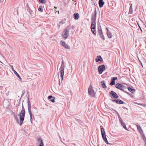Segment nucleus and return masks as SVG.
<instances>
[{"instance_id": "cd10ccee", "label": "nucleus", "mask_w": 146, "mask_h": 146, "mask_svg": "<svg viewBox=\"0 0 146 146\" xmlns=\"http://www.w3.org/2000/svg\"><path fill=\"white\" fill-rule=\"evenodd\" d=\"M61 45L63 46L64 47V45L66 44L65 42L63 40H61L60 42Z\"/></svg>"}, {"instance_id": "72a5a7b5", "label": "nucleus", "mask_w": 146, "mask_h": 146, "mask_svg": "<svg viewBox=\"0 0 146 146\" xmlns=\"http://www.w3.org/2000/svg\"><path fill=\"white\" fill-rule=\"evenodd\" d=\"M28 109L29 113V114H32L31 111V107H28Z\"/></svg>"}, {"instance_id": "f257e3e1", "label": "nucleus", "mask_w": 146, "mask_h": 146, "mask_svg": "<svg viewBox=\"0 0 146 146\" xmlns=\"http://www.w3.org/2000/svg\"><path fill=\"white\" fill-rule=\"evenodd\" d=\"M25 113V109L23 107V105L22 110L19 115L20 116V122L19 125H22L23 121L24 120Z\"/></svg>"}, {"instance_id": "5701e85b", "label": "nucleus", "mask_w": 146, "mask_h": 146, "mask_svg": "<svg viewBox=\"0 0 146 146\" xmlns=\"http://www.w3.org/2000/svg\"><path fill=\"white\" fill-rule=\"evenodd\" d=\"M101 83L102 87L103 88H107V86H106L104 81H102L101 82Z\"/></svg>"}, {"instance_id": "2f4dec72", "label": "nucleus", "mask_w": 146, "mask_h": 146, "mask_svg": "<svg viewBox=\"0 0 146 146\" xmlns=\"http://www.w3.org/2000/svg\"><path fill=\"white\" fill-rule=\"evenodd\" d=\"M64 47L66 49H70V47L67 44H66Z\"/></svg>"}, {"instance_id": "c85d7f7f", "label": "nucleus", "mask_w": 146, "mask_h": 146, "mask_svg": "<svg viewBox=\"0 0 146 146\" xmlns=\"http://www.w3.org/2000/svg\"><path fill=\"white\" fill-rule=\"evenodd\" d=\"M38 1L39 3L43 4H45L46 2L45 0H39Z\"/></svg>"}, {"instance_id": "79ce46f5", "label": "nucleus", "mask_w": 146, "mask_h": 146, "mask_svg": "<svg viewBox=\"0 0 146 146\" xmlns=\"http://www.w3.org/2000/svg\"><path fill=\"white\" fill-rule=\"evenodd\" d=\"M143 140L144 141H146V138H145V136L144 135H143Z\"/></svg>"}, {"instance_id": "bb28decb", "label": "nucleus", "mask_w": 146, "mask_h": 146, "mask_svg": "<svg viewBox=\"0 0 146 146\" xmlns=\"http://www.w3.org/2000/svg\"><path fill=\"white\" fill-rule=\"evenodd\" d=\"M12 113L13 114L14 118L16 120L17 122L18 123L19 121V119L17 118V116L15 115L13 112H12Z\"/></svg>"}, {"instance_id": "a18cd8bd", "label": "nucleus", "mask_w": 146, "mask_h": 146, "mask_svg": "<svg viewBox=\"0 0 146 146\" xmlns=\"http://www.w3.org/2000/svg\"><path fill=\"white\" fill-rule=\"evenodd\" d=\"M138 60L139 62L140 63L141 65L143 67V64H142L141 62V61L140 60H139V59H138Z\"/></svg>"}, {"instance_id": "f704fd0d", "label": "nucleus", "mask_w": 146, "mask_h": 146, "mask_svg": "<svg viewBox=\"0 0 146 146\" xmlns=\"http://www.w3.org/2000/svg\"><path fill=\"white\" fill-rule=\"evenodd\" d=\"M38 10L39 11H40L41 12H42L43 11V10L42 9V6H40L38 9Z\"/></svg>"}, {"instance_id": "6e6552de", "label": "nucleus", "mask_w": 146, "mask_h": 146, "mask_svg": "<svg viewBox=\"0 0 146 146\" xmlns=\"http://www.w3.org/2000/svg\"><path fill=\"white\" fill-rule=\"evenodd\" d=\"M105 66L104 65H102L99 66L98 67V69L99 73L100 74H101L105 70Z\"/></svg>"}, {"instance_id": "ea45409f", "label": "nucleus", "mask_w": 146, "mask_h": 146, "mask_svg": "<svg viewBox=\"0 0 146 146\" xmlns=\"http://www.w3.org/2000/svg\"><path fill=\"white\" fill-rule=\"evenodd\" d=\"M26 8H27V10H28L30 9H31L30 7H29V5L28 4V3H27V5H26Z\"/></svg>"}, {"instance_id": "37998d69", "label": "nucleus", "mask_w": 146, "mask_h": 146, "mask_svg": "<svg viewBox=\"0 0 146 146\" xmlns=\"http://www.w3.org/2000/svg\"><path fill=\"white\" fill-rule=\"evenodd\" d=\"M11 68H12V70L14 72V70H14V68H13V66H12V65H11Z\"/></svg>"}, {"instance_id": "9d476101", "label": "nucleus", "mask_w": 146, "mask_h": 146, "mask_svg": "<svg viewBox=\"0 0 146 146\" xmlns=\"http://www.w3.org/2000/svg\"><path fill=\"white\" fill-rule=\"evenodd\" d=\"M90 87L91 86H90L88 89V94L91 96L94 97L95 95L94 92L92 88H91Z\"/></svg>"}, {"instance_id": "c756f323", "label": "nucleus", "mask_w": 146, "mask_h": 146, "mask_svg": "<svg viewBox=\"0 0 146 146\" xmlns=\"http://www.w3.org/2000/svg\"><path fill=\"white\" fill-rule=\"evenodd\" d=\"M127 12H125L124 14H123V17H124L125 19H127ZM125 20L126 21V19H125Z\"/></svg>"}, {"instance_id": "5fc2aeb1", "label": "nucleus", "mask_w": 146, "mask_h": 146, "mask_svg": "<svg viewBox=\"0 0 146 146\" xmlns=\"http://www.w3.org/2000/svg\"><path fill=\"white\" fill-rule=\"evenodd\" d=\"M18 11H17V13L18 14Z\"/></svg>"}, {"instance_id": "e433bc0d", "label": "nucleus", "mask_w": 146, "mask_h": 146, "mask_svg": "<svg viewBox=\"0 0 146 146\" xmlns=\"http://www.w3.org/2000/svg\"><path fill=\"white\" fill-rule=\"evenodd\" d=\"M117 79V77H113L111 78V80L115 81V80Z\"/></svg>"}, {"instance_id": "7ed1b4c3", "label": "nucleus", "mask_w": 146, "mask_h": 146, "mask_svg": "<svg viewBox=\"0 0 146 146\" xmlns=\"http://www.w3.org/2000/svg\"><path fill=\"white\" fill-rule=\"evenodd\" d=\"M101 131L102 138L105 143L107 144H110L109 143L106 138V133L102 125L100 126Z\"/></svg>"}, {"instance_id": "0eeeda50", "label": "nucleus", "mask_w": 146, "mask_h": 146, "mask_svg": "<svg viewBox=\"0 0 146 146\" xmlns=\"http://www.w3.org/2000/svg\"><path fill=\"white\" fill-rule=\"evenodd\" d=\"M90 28L92 33L94 36H96V24H94V23H91Z\"/></svg>"}, {"instance_id": "b1692460", "label": "nucleus", "mask_w": 146, "mask_h": 146, "mask_svg": "<svg viewBox=\"0 0 146 146\" xmlns=\"http://www.w3.org/2000/svg\"><path fill=\"white\" fill-rule=\"evenodd\" d=\"M97 57L95 59V60L96 62H98L100 60V59H102V57L100 56H97Z\"/></svg>"}, {"instance_id": "9b49d317", "label": "nucleus", "mask_w": 146, "mask_h": 146, "mask_svg": "<svg viewBox=\"0 0 146 146\" xmlns=\"http://www.w3.org/2000/svg\"><path fill=\"white\" fill-rule=\"evenodd\" d=\"M113 102H115L117 104H121L124 103L120 99L111 100Z\"/></svg>"}, {"instance_id": "39448f33", "label": "nucleus", "mask_w": 146, "mask_h": 146, "mask_svg": "<svg viewBox=\"0 0 146 146\" xmlns=\"http://www.w3.org/2000/svg\"><path fill=\"white\" fill-rule=\"evenodd\" d=\"M64 61L63 60L62 62L61 67L60 69V74L61 77V80H63V77L64 75Z\"/></svg>"}, {"instance_id": "4c0bfd02", "label": "nucleus", "mask_w": 146, "mask_h": 146, "mask_svg": "<svg viewBox=\"0 0 146 146\" xmlns=\"http://www.w3.org/2000/svg\"><path fill=\"white\" fill-rule=\"evenodd\" d=\"M30 117V121L31 123H32L33 118H32V114H29Z\"/></svg>"}, {"instance_id": "864d4df0", "label": "nucleus", "mask_w": 146, "mask_h": 146, "mask_svg": "<svg viewBox=\"0 0 146 146\" xmlns=\"http://www.w3.org/2000/svg\"><path fill=\"white\" fill-rule=\"evenodd\" d=\"M137 104H139V105H140V104H138V103H137Z\"/></svg>"}, {"instance_id": "a211bd4d", "label": "nucleus", "mask_w": 146, "mask_h": 146, "mask_svg": "<svg viewBox=\"0 0 146 146\" xmlns=\"http://www.w3.org/2000/svg\"><path fill=\"white\" fill-rule=\"evenodd\" d=\"M104 4V2L103 0H99V5L100 7H102L103 6Z\"/></svg>"}, {"instance_id": "8fccbe9b", "label": "nucleus", "mask_w": 146, "mask_h": 146, "mask_svg": "<svg viewBox=\"0 0 146 146\" xmlns=\"http://www.w3.org/2000/svg\"><path fill=\"white\" fill-rule=\"evenodd\" d=\"M102 61H103V59H102H102H100V62H102Z\"/></svg>"}, {"instance_id": "de8ad7c7", "label": "nucleus", "mask_w": 146, "mask_h": 146, "mask_svg": "<svg viewBox=\"0 0 146 146\" xmlns=\"http://www.w3.org/2000/svg\"><path fill=\"white\" fill-rule=\"evenodd\" d=\"M59 86L60 85V79L59 80Z\"/></svg>"}, {"instance_id": "49530a36", "label": "nucleus", "mask_w": 146, "mask_h": 146, "mask_svg": "<svg viewBox=\"0 0 146 146\" xmlns=\"http://www.w3.org/2000/svg\"><path fill=\"white\" fill-rule=\"evenodd\" d=\"M25 93V91H23L22 94L21 96H22L23 95H24V94Z\"/></svg>"}, {"instance_id": "c9c22d12", "label": "nucleus", "mask_w": 146, "mask_h": 146, "mask_svg": "<svg viewBox=\"0 0 146 146\" xmlns=\"http://www.w3.org/2000/svg\"><path fill=\"white\" fill-rule=\"evenodd\" d=\"M129 33H130V35L132 36L133 33V31L132 29H131L129 30Z\"/></svg>"}, {"instance_id": "7c9ffc66", "label": "nucleus", "mask_w": 146, "mask_h": 146, "mask_svg": "<svg viewBox=\"0 0 146 146\" xmlns=\"http://www.w3.org/2000/svg\"><path fill=\"white\" fill-rule=\"evenodd\" d=\"M29 98H28V107H31V102L29 101Z\"/></svg>"}, {"instance_id": "09e8293b", "label": "nucleus", "mask_w": 146, "mask_h": 146, "mask_svg": "<svg viewBox=\"0 0 146 146\" xmlns=\"http://www.w3.org/2000/svg\"><path fill=\"white\" fill-rule=\"evenodd\" d=\"M118 118H119V117L120 118H121L119 115V114H118Z\"/></svg>"}, {"instance_id": "f3484780", "label": "nucleus", "mask_w": 146, "mask_h": 146, "mask_svg": "<svg viewBox=\"0 0 146 146\" xmlns=\"http://www.w3.org/2000/svg\"><path fill=\"white\" fill-rule=\"evenodd\" d=\"M107 35L108 37L110 38H111L112 37V34L111 32L109 31L108 28H106Z\"/></svg>"}, {"instance_id": "4be33fe9", "label": "nucleus", "mask_w": 146, "mask_h": 146, "mask_svg": "<svg viewBox=\"0 0 146 146\" xmlns=\"http://www.w3.org/2000/svg\"><path fill=\"white\" fill-rule=\"evenodd\" d=\"M128 91L132 94H134L135 92V89H132L129 87H128Z\"/></svg>"}, {"instance_id": "2eb2a0df", "label": "nucleus", "mask_w": 146, "mask_h": 146, "mask_svg": "<svg viewBox=\"0 0 146 146\" xmlns=\"http://www.w3.org/2000/svg\"><path fill=\"white\" fill-rule=\"evenodd\" d=\"M136 126L137 128V129L139 131V132L141 134L143 133V130L140 127V125L138 124H137Z\"/></svg>"}, {"instance_id": "dca6fc26", "label": "nucleus", "mask_w": 146, "mask_h": 146, "mask_svg": "<svg viewBox=\"0 0 146 146\" xmlns=\"http://www.w3.org/2000/svg\"><path fill=\"white\" fill-rule=\"evenodd\" d=\"M48 100H50L52 102L54 103L55 102L54 99H55V98L52 96L51 95L49 96L48 97Z\"/></svg>"}, {"instance_id": "393cba45", "label": "nucleus", "mask_w": 146, "mask_h": 146, "mask_svg": "<svg viewBox=\"0 0 146 146\" xmlns=\"http://www.w3.org/2000/svg\"><path fill=\"white\" fill-rule=\"evenodd\" d=\"M99 35L100 38L101 39H102L104 40H105V37L104 36L103 33L99 34Z\"/></svg>"}, {"instance_id": "ddd939ff", "label": "nucleus", "mask_w": 146, "mask_h": 146, "mask_svg": "<svg viewBox=\"0 0 146 146\" xmlns=\"http://www.w3.org/2000/svg\"><path fill=\"white\" fill-rule=\"evenodd\" d=\"M119 119L120 123L121 124V125L123 126V127L125 129L128 130V129L126 127L123 121L121 118L119 117Z\"/></svg>"}, {"instance_id": "1a4fd4ad", "label": "nucleus", "mask_w": 146, "mask_h": 146, "mask_svg": "<svg viewBox=\"0 0 146 146\" xmlns=\"http://www.w3.org/2000/svg\"><path fill=\"white\" fill-rule=\"evenodd\" d=\"M109 95H111V98L115 99H117L119 98V96L115 92L113 91H111L109 93Z\"/></svg>"}, {"instance_id": "f8f14e48", "label": "nucleus", "mask_w": 146, "mask_h": 146, "mask_svg": "<svg viewBox=\"0 0 146 146\" xmlns=\"http://www.w3.org/2000/svg\"><path fill=\"white\" fill-rule=\"evenodd\" d=\"M38 143L39 146H44V143L42 138H39L38 139Z\"/></svg>"}, {"instance_id": "423d86ee", "label": "nucleus", "mask_w": 146, "mask_h": 146, "mask_svg": "<svg viewBox=\"0 0 146 146\" xmlns=\"http://www.w3.org/2000/svg\"><path fill=\"white\" fill-rule=\"evenodd\" d=\"M96 9H95L94 13H92V23H94V24H96Z\"/></svg>"}, {"instance_id": "603ef678", "label": "nucleus", "mask_w": 146, "mask_h": 146, "mask_svg": "<svg viewBox=\"0 0 146 146\" xmlns=\"http://www.w3.org/2000/svg\"><path fill=\"white\" fill-rule=\"evenodd\" d=\"M54 8H55V9H56V7H54Z\"/></svg>"}, {"instance_id": "c03bdc74", "label": "nucleus", "mask_w": 146, "mask_h": 146, "mask_svg": "<svg viewBox=\"0 0 146 146\" xmlns=\"http://www.w3.org/2000/svg\"><path fill=\"white\" fill-rule=\"evenodd\" d=\"M128 95H130L131 97H133V95L132 94H129L128 93Z\"/></svg>"}, {"instance_id": "20e7f679", "label": "nucleus", "mask_w": 146, "mask_h": 146, "mask_svg": "<svg viewBox=\"0 0 146 146\" xmlns=\"http://www.w3.org/2000/svg\"><path fill=\"white\" fill-rule=\"evenodd\" d=\"M71 26H68L67 29H65L64 31L63 32L62 35L64 39H66L69 36V31L68 29H70L71 28Z\"/></svg>"}, {"instance_id": "4468645a", "label": "nucleus", "mask_w": 146, "mask_h": 146, "mask_svg": "<svg viewBox=\"0 0 146 146\" xmlns=\"http://www.w3.org/2000/svg\"><path fill=\"white\" fill-rule=\"evenodd\" d=\"M27 11L29 13V14L31 15V16L32 17H34L35 16V15L33 11L31 9H30L29 10L28 9L27 10Z\"/></svg>"}, {"instance_id": "3c124183", "label": "nucleus", "mask_w": 146, "mask_h": 146, "mask_svg": "<svg viewBox=\"0 0 146 146\" xmlns=\"http://www.w3.org/2000/svg\"><path fill=\"white\" fill-rule=\"evenodd\" d=\"M12 112H13V111H12ZM11 115H13V113H12H12H11Z\"/></svg>"}, {"instance_id": "58836bf2", "label": "nucleus", "mask_w": 146, "mask_h": 146, "mask_svg": "<svg viewBox=\"0 0 146 146\" xmlns=\"http://www.w3.org/2000/svg\"><path fill=\"white\" fill-rule=\"evenodd\" d=\"M76 120L77 122H78L80 124H81L82 122H81V121L80 120L76 119Z\"/></svg>"}, {"instance_id": "a19ab883", "label": "nucleus", "mask_w": 146, "mask_h": 146, "mask_svg": "<svg viewBox=\"0 0 146 146\" xmlns=\"http://www.w3.org/2000/svg\"><path fill=\"white\" fill-rule=\"evenodd\" d=\"M63 21H60L59 23V24L58 25V27H60V25H61V24H63Z\"/></svg>"}, {"instance_id": "473e14b6", "label": "nucleus", "mask_w": 146, "mask_h": 146, "mask_svg": "<svg viewBox=\"0 0 146 146\" xmlns=\"http://www.w3.org/2000/svg\"><path fill=\"white\" fill-rule=\"evenodd\" d=\"M115 84V81L111 80V82L110 83V84L111 86H113Z\"/></svg>"}, {"instance_id": "a878e982", "label": "nucleus", "mask_w": 146, "mask_h": 146, "mask_svg": "<svg viewBox=\"0 0 146 146\" xmlns=\"http://www.w3.org/2000/svg\"><path fill=\"white\" fill-rule=\"evenodd\" d=\"M14 72L17 76L21 80V79L20 76L17 73L15 70L14 71Z\"/></svg>"}, {"instance_id": "aec40b11", "label": "nucleus", "mask_w": 146, "mask_h": 146, "mask_svg": "<svg viewBox=\"0 0 146 146\" xmlns=\"http://www.w3.org/2000/svg\"><path fill=\"white\" fill-rule=\"evenodd\" d=\"M98 34L103 33L101 27L100 26L98 27Z\"/></svg>"}, {"instance_id": "6ab92c4d", "label": "nucleus", "mask_w": 146, "mask_h": 146, "mask_svg": "<svg viewBox=\"0 0 146 146\" xmlns=\"http://www.w3.org/2000/svg\"><path fill=\"white\" fill-rule=\"evenodd\" d=\"M74 18L75 20H77L79 19L80 17L79 14L78 13H75L73 15Z\"/></svg>"}, {"instance_id": "412c9836", "label": "nucleus", "mask_w": 146, "mask_h": 146, "mask_svg": "<svg viewBox=\"0 0 146 146\" xmlns=\"http://www.w3.org/2000/svg\"><path fill=\"white\" fill-rule=\"evenodd\" d=\"M130 6L129 7V13L130 14H132L133 13V8H132V4H130Z\"/></svg>"}, {"instance_id": "f03ea898", "label": "nucleus", "mask_w": 146, "mask_h": 146, "mask_svg": "<svg viewBox=\"0 0 146 146\" xmlns=\"http://www.w3.org/2000/svg\"><path fill=\"white\" fill-rule=\"evenodd\" d=\"M115 87L116 88L128 94V92H127V88L125 86L118 83L115 84Z\"/></svg>"}]
</instances>
